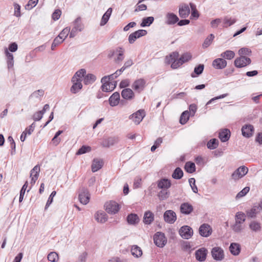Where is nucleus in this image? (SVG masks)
I'll return each mask as SVG.
<instances>
[{
  "instance_id": "nucleus-1",
  "label": "nucleus",
  "mask_w": 262,
  "mask_h": 262,
  "mask_svg": "<svg viewBox=\"0 0 262 262\" xmlns=\"http://www.w3.org/2000/svg\"><path fill=\"white\" fill-rule=\"evenodd\" d=\"M235 219V223L231 226V228L236 233L241 232L245 228L244 223L246 220L245 214L242 212H237Z\"/></svg>"
},
{
  "instance_id": "nucleus-2",
  "label": "nucleus",
  "mask_w": 262,
  "mask_h": 262,
  "mask_svg": "<svg viewBox=\"0 0 262 262\" xmlns=\"http://www.w3.org/2000/svg\"><path fill=\"white\" fill-rule=\"evenodd\" d=\"M179 53L177 52H174L170 54L169 56H166V60L168 64L171 63V67L176 69L180 67L182 63L178 58Z\"/></svg>"
},
{
  "instance_id": "nucleus-3",
  "label": "nucleus",
  "mask_w": 262,
  "mask_h": 262,
  "mask_svg": "<svg viewBox=\"0 0 262 262\" xmlns=\"http://www.w3.org/2000/svg\"><path fill=\"white\" fill-rule=\"evenodd\" d=\"M154 243L159 247H163L167 243L165 234L161 232H157L154 236Z\"/></svg>"
},
{
  "instance_id": "nucleus-4",
  "label": "nucleus",
  "mask_w": 262,
  "mask_h": 262,
  "mask_svg": "<svg viewBox=\"0 0 262 262\" xmlns=\"http://www.w3.org/2000/svg\"><path fill=\"white\" fill-rule=\"evenodd\" d=\"M248 172V168L245 166H242L236 169L231 175L232 179L238 180L245 176Z\"/></svg>"
},
{
  "instance_id": "nucleus-5",
  "label": "nucleus",
  "mask_w": 262,
  "mask_h": 262,
  "mask_svg": "<svg viewBox=\"0 0 262 262\" xmlns=\"http://www.w3.org/2000/svg\"><path fill=\"white\" fill-rule=\"evenodd\" d=\"M179 234L184 239H188L193 235L192 229L188 226H183L179 231Z\"/></svg>"
},
{
  "instance_id": "nucleus-6",
  "label": "nucleus",
  "mask_w": 262,
  "mask_h": 262,
  "mask_svg": "<svg viewBox=\"0 0 262 262\" xmlns=\"http://www.w3.org/2000/svg\"><path fill=\"white\" fill-rule=\"evenodd\" d=\"M105 210L110 214L117 213L120 209L119 204L115 201H111L105 204Z\"/></svg>"
},
{
  "instance_id": "nucleus-7",
  "label": "nucleus",
  "mask_w": 262,
  "mask_h": 262,
  "mask_svg": "<svg viewBox=\"0 0 262 262\" xmlns=\"http://www.w3.org/2000/svg\"><path fill=\"white\" fill-rule=\"evenodd\" d=\"M251 59L245 56H241L234 60V65L237 68H243L251 63Z\"/></svg>"
},
{
  "instance_id": "nucleus-8",
  "label": "nucleus",
  "mask_w": 262,
  "mask_h": 262,
  "mask_svg": "<svg viewBox=\"0 0 262 262\" xmlns=\"http://www.w3.org/2000/svg\"><path fill=\"white\" fill-rule=\"evenodd\" d=\"M211 255L214 259L217 261H221L224 258V252L222 248L219 247H215L211 250Z\"/></svg>"
},
{
  "instance_id": "nucleus-9",
  "label": "nucleus",
  "mask_w": 262,
  "mask_h": 262,
  "mask_svg": "<svg viewBox=\"0 0 262 262\" xmlns=\"http://www.w3.org/2000/svg\"><path fill=\"white\" fill-rule=\"evenodd\" d=\"M145 116L144 110H140L129 116V119L132 120L136 124H139Z\"/></svg>"
},
{
  "instance_id": "nucleus-10",
  "label": "nucleus",
  "mask_w": 262,
  "mask_h": 262,
  "mask_svg": "<svg viewBox=\"0 0 262 262\" xmlns=\"http://www.w3.org/2000/svg\"><path fill=\"white\" fill-rule=\"evenodd\" d=\"M165 222L169 224H173L177 220L176 213L171 210H166L163 215Z\"/></svg>"
},
{
  "instance_id": "nucleus-11",
  "label": "nucleus",
  "mask_w": 262,
  "mask_h": 262,
  "mask_svg": "<svg viewBox=\"0 0 262 262\" xmlns=\"http://www.w3.org/2000/svg\"><path fill=\"white\" fill-rule=\"evenodd\" d=\"M90 199V194L88 190L86 188H82L79 194L80 202L83 205H86L89 202Z\"/></svg>"
},
{
  "instance_id": "nucleus-12",
  "label": "nucleus",
  "mask_w": 262,
  "mask_h": 262,
  "mask_svg": "<svg viewBox=\"0 0 262 262\" xmlns=\"http://www.w3.org/2000/svg\"><path fill=\"white\" fill-rule=\"evenodd\" d=\"M146 85V81L143 78H140L135 80L132 84V88L139 93L142 91Z\"/></svg>"
},
{
  "instance_id": "nucleus-13",
  "label": "nucleus",
  "mask_w": 262,
  "mask_h": 262,
  "mask_svg": "<svg viewBox=\"0 0 262 262\" xmlns=\"http://www.w3.org/2000/svg\"><path fill=\"white\" fill-rule=\"evenodd\" d=\"M147 31L145 30H139L130 34L128 36V41L130 43H133L135 40L142 36L145 35Z\"/></svg>"
},
{
  "instance_id": "nucleus-14",
  "label": "nucleus",
  "mask_w": 262,
  "mask_h": 262,
  "mask_svg": "<svg viewBox=\"0 0 262 262\" xmlns=\"http://www.w3.org/2000/svg\"><path fill=\"white\" fill-rule=\"evenodd\" d=\"M242 132L243 136L246 138H250L254 134V128L251 124H245L242 128Z\"/></svg>"
},
{
  "instance_id": "nucleus-15",
  "label": "nucleus",
  "mask_w": 262,
  "mask_h": 262,
  "mask_svg": "<svg viewBox=\"0 0 262 262\" xmlns=\"http://www.w3.org/2000/svg\"><path fill=\"white\" fill-rule=\"evenodd\" d=\"M71 81L73 85L71 87L70 92L72 94H76L78 93L82 88V81L77 79H74H74L72 78L71 79Z\"/></svg>"
},
{
  "instance_id": "nucleus-16",
  "label": "nucleus",
  "mask_w": 262,
  "mask_h": 262,
  "mask_svg": "<svg viewBox=\"0 0 262 262\" xmlns=\"http://www.w3.org/2000/svg\"><path fill=\"white\" fill-rule=\"evenodd\" d=\"M211 227L207 224H203L200 227L199 233L202 236L208 237L211 234Z\"/></svg>"
},
{
  "instance_id": "nucleus-17",
  "label": "nucleus",
  "mask_w": 262,
  "mask_h": 262,
  "mask_svg": "<svg viewBox=\"0 0 262 262\" xmlns=\"http://www.w3.org/2000/svg\"><path fill=\"white\" fill-rule=\"evenodd\" d=\"M179 20L178 17L173 13L168 12L165 15V23L168 25H174Z\"/></svg>"
},
{
  "instance_id": "nucleus-18",
  "label": "nucleus",
  "mask_w": 262,
  "mask_h": 262,
  "mask_svg": "<svg viewBox=\"0 0 262 262\" xmlns=\"http://www.w3.org/2000/svg\"><path fill=\"white\" fill-rule=\"evenodd\" d=\"M119 141L118 138L117 137H111L103 140L101 145L105 147H109L117 143Z\"/></svg>"
},
{
  "instance_id": "nucleus-19",
  "label": "nucleus",
  "mask_w": 262,
  "mask_h": 262,
  "mask_svg": "<svg viewBox=\"0 0 262 262\" xmlns=\"http://www.w3.org/2000/svg\"><path fill=\"white\" fill-rule=\"evenodd\" d=\"M40 171V167L37 165L31 170L30 177H31V184L34 185L39 176V172Z\"/></svg>"
},
{
  "instance_id": "nucleus-20",
  "label": "nucleus",
  "mask_w": 262,
  "mask_h": 262,
  "mask_svg": "<svg viewBox=\"0 0 262 262\" xmlns=\"http://www.w3.org/2000/svg\"><path fill=\"white\" fill-rule=\"evenodd\" d=\"M227 66V61L222 58L214 59L212 62V66L216 69H223Z\"/></svg>"
},
{
  "instance_id": "nucleus-21",
  "label": "nucleus",
  "mask_w": 262,
  "mask_h": 262,
  "mask_svg": "<svg viewBox=\"0 0 262 262\" xmlns=\"http://www.w3.org/2000/svg\"><path fill=\"white\" fill-rule=\"evenodd\" d=\"M193 210V206L188 203H183L180 206V211L182 214H190Z\"/></svg>"
},
{
  "instance_id": "nucleus-22",
  "label": "nucleus",
  "mask_w": 262,
  "mask_h": 262,
  "mask_svg": "<svg viewBox=\"0 0 262 262\" xmlns=\"http://www.w3.org/2000/svg\"><path fill=\"white\" fill-rule=\"evenodd\" d=\"M207 253V250L205 248L199 249L195 251V258L198 261H203L206 258Z\"/></svg>"
},
{
  "instance_id": "nucleus-23",
  "label": "nucleus",
  "mask_w": 262,
  "mask_h": 262,
  "mask_svg": "<svg viewBox=\"0 0 262 262\" xmlns=\"http://www.w3.org/2000/svg\"><path fill=\"white\" fill-rule=\"evenodd\" d=\"M179 15L181 18H185L190 13V9L188 5L185 4L179 8Z\"/></svg>"
},
{
  "instance_id": "nucleus-24",
  "label": "nucleus",
  "mask_w": 262,
  "mask_h": 262,
  "mask_svg": "<svg viewBox=\"0 0 262 262\" xmlns=\"http://www.w3.org/2000/svg\"><path fill=\"white\" fill-rule=\"evenodd\" d=\"M121 96L124 99L131 100L134 98L135 95L132 89L126 88L122 91Z\"/></svg>"
},
{
  "instance_id": "nucleus-25",
  "label": "nucleus",
  "mask_w": 262,
  "mask_h": 262,
  "mask_svg": "<svg viewBox=\"0 0 262 262\" xmlns=\"http://www.w3.org/2000/svg\"><path fill=\"white\" fill-rule=\"evenodd\" d=\"M103 164V160L98 159H94L93 161L91 166L92 171L93 172L97 171L98 170L102 168Z\"/></svg>"
},
{
  "instance_id": "nucleus-26",
  "label": "nucleus",
  "mask_w": 262,
  "mask_h": 262,
  "mask_svg": "<svg viewBox=\"0 0 262 262\" xmlns=\"http://www.w3.org/2000/svg\"><path fill=\"white\" fill-rule=\"evenodd\" d=\"M158 187L160 189H168L171 186V182L167 179H162L158 182Z\"/></svg>"
},
{
  "instance_id": "nucleus-27",
  "label": "nucleus",
  "mask_w": 262,
  "mask_h": 262,
  "mask_svg": "<svg viewBox=\"0 0 262 262\" xmlns=\"http://www.w3.org/2000/svg\"><path fill=\"white\" fill-rule=\"evenodd\" d=\"M230 132L228 129H224L219 133V137L222 142H226L229 139Z\"/></svg>"
},
{
  "instance_id": "nucleus-28",
  "label": "nucleus",
  "mask_w": 262,
  "mask_h": 262,
  "mask_svg": "<svg viewBox=\"0 0 262 262\" xmlns=\"http://www.w3.org/2000/svg\"><path fill=\"white\" fill-rule=\"evenodd\" d=\"M95 220L99 223H104L107 221L106 214L102 211H97L95 214Z\"/></svg>"
},
{
  "instance_id": "nucleus-29",
  "label": "nucleus",
  "mask_w": 262,
  "mask_h": 262,
  "mask_svg": "<svg viewBox=\"0 0 262 262\" xmlns=\"http://www.w3.org/2000/svg\"><path fill=\"white\" fill-rule=\"evenodd\" d=\"M120 100V94L115 92L109 98V103L111 106H115L118 105Z\"/></svg>"
},
{
  "instance_id": "nucleus-30",
  "label": "nucleus",
  "mask_w": 262,
  "mask_h": 262,
  "mask_svg": "<svg viewBox=\"0 0 262 262\" xmlns=\"http://www.w3.org/2000/svg\"><path fill=\"white\" fill-rule=\"evenodd\" d=\"M5 54L7 57L8 68L10 69L12 68L14 65L13 55L8 51L7 48L5 49Z\"/></svg>"
},
{
  "instance_id": "nucleus-31",
  "label": "nucleus",
  "mask_w": 262,
  "mask_h": 262,
  "mask_svg": "<svg viewBox=\"0 0 262 262\" xmlns=\"http://www.w3.org/2000/svg\"><path fill=\"white\" fill-rule=\"evenodd\" d=\"M154 219V215L150 211H146L144 214L143 222L145 224H150Z\"/></svg>"
},
{
  "instance_id": "nucleus-32",
  "label": "nucleus",
  "mask_w": 262,
  "mask_h": 262,
  "mask_svg": "<svg viewBox=\"0 0 262 262\" xmlns=\"http://www.w3.org/2000/svg\"><path fill=\"white\" fill-rule=\"evenodd\" d=\"M112 8H110L107 9L106 12L103 14V15L102 17L100 25L101 26H103L105 25L108 20H109V18L111 15V14L112 13Z\"/></svg>"
},
{
  "instance_id": "nucleus-33",
  "label": "nucleus",
  "mask_w": 262,
  "mask_h": 262,
  "mask_svg": "<svg viewBox=\"0 0 262 262\" xmlns=\"http://www.w3.org/2000/svg\"><path fill=\"white\" fill-rule=\"evenodd\" d=\"M230 252L234 255H237L239 254L241 250V247L238 244L231 243L229 247Z\"/></svg>"
},
{
  "instance_id": "nucleus-34",
  "label": "nucleus",
  "mask_w": 262,
  "mask_h": 262,
  "mask_svg": "<svg viewBox=\"0 0 262 262\" xmlns=\"http://www.w3.org/2000/svg\"><path fill=\"white\" fill-rule=\"evenodd\" d=\"M124 50L120 47L116 49V52L117 53V57L115 59V61L117 63H120L124 59Z\"/></svg>"
},
{
  "instance_id": "nucleus-35",
  "label": "nucleus",
  "mask_w": 262,
  "mask_h": 262,
  "mask_svg": "<svg viewBox=\"0 0 262 262\" xmlns=\"http://www.w3.org/2000/svg\"><path fill=\"white\" fill-rule=\"evenodd\" d=\"M127 221L129 224L135 225L138 224L139 222V218L136 214L131 213L128 215L127 217Z\"/></svg>"
},
{
  "instance_id": "nucleus-36",
  "label": "nucleus",
  "mask_w": 262,
  "mask_h": 262,
  "mask_svg": "<svg viewBox=\"0 0 262 262\" xmlns=\"http://www.w3.org/2000/svg\"><path fill=\"white\" fill-rule=\"evenodd\" d=\"M236 21L235 18H232L229 16H225L223 19V27L227 28L233 25Z\"/></svg>"
},
{
  "instance_id": "nucleus-37",
  "label": "nucleus",
  "mask_w": 262,
  "mask_h": 262,
  "mask_svg": "<svg viewBox=\"0 0 262 262\" xmlns=\"http://www.w3.org/2000/svg\"><path fill=\"white\" fill-rule=\"evenodd\" d=\"M131 252L133 256L139 257L142 255V251L140 247L137 245H134L131 249Z\"/></svg>"
},
{
  "instance_id": "nucleus-38",
  "label": "nucleus",
  "mask_w": 262,
  "mask_h": 262,
  "mask_svg": "<svg viewBox=\"0 0 262 262\" xmlns=\"http://www.w3.org/2000/svg\"><path fill=\"white\" fill-rule=\"evenodd\" d=\"M85 74V70L84 69H82L77 71L72 78L74 79V80L77 79L79 80L80 81H82V78L84 76Z\"/></svg>"
},
{
  "instance_id": "nucleus-39",
  "label": "nucleus",
  "mask_w": 262,
  "mask_h": 262,
  "mask_svg": "<svg viewBox=\"0 0 262 262\" xmlns=\"http://www.w3.org/2000/svg\"><path fill=\"white\" fill-rule=\"evenodd\" d=\"M204 66L203 64H200L199 66L195 67L194 69L193 73H191V76L193 78L196 77V75H201L204 70Z\"/></svg>"
},
{
  "instance_id": "nucleus-40",
  "label": "nucleus",
  "mask_w": 262,
  "mask_h": 262,
  "mask_svg": "<svg viewBox=\"0 0 262 262\" xmlns=\"http://www.w3.org/2000/svg\"><path fill=\"white\" fill-rule=\"evenodd\" d=\"M259 207L257 206H253L250 210L246 211L247 215L250 217H254L256 214L259 212Z\"/></svg>"
},
{
  "instance_id": "nucleus-41",
  "label": "nucleus",
  "mask_w": 262,
  "mask_h": 262,
  "mask_svg": "<svg viewBox=\"0 0 262 262\" xmlns=\"http://www.w3.org/2000/svg\"><path fill=\"white\" fill-rule=\"evenodd\" d=\"M250 229L254 232H258L261 230L260 224L256 221H252L249 224Z\"/></svg>"
},
{
  "instance_id": "nucleus-42",
  "label": "nucleus",
  "mask_w": 262,
  "mask_h": 262,
  "mask_svg": "<svg viewBox=\"0 0 262 262\" xmlns=\"http://www.w3.org/2000/svg\"><path fill=\"white\" fill-rule=\"evenodd\" d=\"M235 53L231 50H227L221 54V56L224 59L230 60L234 58Z\"/></svg>"
},
{
  "instance_id": "nucleus-43",
  "label": "nucleus",
  "mask_w": 262,
  "mask_h": 262,
  "mask_svg": "<svg viewBox=\"0 0 262 262\" xmlns=\"http://www.w3.org/2000/svg\"><path fill=\"white\" fill-rule=\"evenodd\" d=\"M190 114L188 111L182 113L180 118V123L181 124H185L189 119Z\"/></svg>"
},
{
  "instance_id": "nucleus-44",
  "label": "nucleus",
  "mask_w": 262,
  "mask_h": 262,
  "mask_svg": "<svg viewBox=\"0 0 262 262\" xmlns=\"http://www.w3.org/2000/svg\"><path fill=\"white\" fill-rule=\"evenodd\" d=\"M218 145L219 141L217 139L215 138L210 140L207 144L208 148L210 149H215L217 147Z\"/></svg>"
},
{
  "instance_id": "nucleus-45",
  "label": "nucleus",
  "mask_w": 262,
  "mask_h": 262,
  "mask_svg": "<svg viewBox=\"0 0 262 262\" xmlns=\"http://www.w3.org/2000/svg\"><path fill=\"white\" fill-rule=\"evenodd\" d=\"M185 170L190 173H193L195 171V166L194 163L191 162H187L185 165Z\"/></svg>"
},
{
  "instance_id": "nucleus-46",
  "label": "nucleus",
  "mask_w": 262,
  "mask_h": 262,
  "mask_svg": "<svg viewBox=\"0 0 262 262\" xmlns=\"http://www.w3.org/2000/svg\"><path fill=\"white\" fill-rule=\"evenodd\" d=\"M154 18L152 16L144 17L142 19L141 26L142 27L149 26L154 21Z\"/></svg>"
},
{
  "instance_id": "nucleus-47",
  "label": "nucleus",
  "mask_w": 262,
  "mask_h": 262,
  "mask_svg": "<svg viewBox=\"0 0 262 262\" xmlns=\"http://www.w3.org/2000/svg\"><path fill=\"white\" fill-rule=\"evenodd\" d=\"M70 31V28L66 27L63 29L62 31L59 33L58 38H59L60 39L63 41L68 36Z\"/></svg>"
},
{
  "instance_id": "nucleus-48",
  "label": "nucleus",
  "mask_w": 262,
  "mask_h": 262,
  "mask_svg": "<svg viewBox=\"0 0 262 262\" xmlns=\"http://www.w3.org/2000/svg\"><path fill=\"white\" fill-rule=\"evenodd\" d=\"M115 88V85L112 82H109L108 84H103L101 86L102 91L105 92H111Z\"/></svg>"
},
{
  "instance_id": "nucleus-49",
  "label": "nucleus",
  "mask_w": 262,
  "mask_h": 262,
  "mask_svg": "<svg viewBox=\"0 0 262 262\" xmlns=\"http://www.w3.org/2000/svg\"><path fill=\"white\" fill-rule=\"evenodd\" d=\"M74 27L78 31H81L83 29V26L81 21V18L77 17L74 21Z\"/></svg>"
},
{
  "instance_id": "nucleus-50",
  "label": "nucleus",
  "mask_w": 262,
  "mask_h": 262,
  "mask_svg": "<svg viewBox=\"0 0 262 262\" xmlns=\"http://www.w3.org/2000/svg\"><path fill=\"white\" fill-rule=\"evenodd\" d=\"M96 79V76L92 74H88L85 76L84 79V83L89 84L94 82Z\"/></svg>"
},
{
  "instance_id": "nucleus-51",
  "label": "nucleus",
  "mask_w": 262,
  "mask_h": 262,
  "mask_svg": "<svg viewBox=\"0 0 262 262\" xmlns=\"http://www.w3.org/2000/svg\"><path fill=\"white\" fill-rule=\"evenodd\" d=\"M161 189L162 190L158 193V196L160 200H164L168 198L170 193L168 189Z\"/></svg>"
},
{
  "instance_id": "nucleus-52",
  "label": "nucleus",
  "mask_w": 262,
  "mask_h": 262,
  "mask_svg": "<svg viewBox=\"0 0 262 262\" xmlns=\"http://www.w3.org/2000/svg\"><path fill=\"white\" fill-rule=\"evenodd\" d=\"M183 176V172L180 167H177L172 173V178L175 179H180Z\"/></svg>"
},
{
  "instance_id": "nucleus-53",
  "label": "nucleus",
  "mask_w": 262,
  "mask_h": 262,
  "mask_svg": "<svg viewBox=\"0 0 262 262\" xmlns=\"http://www.w3.org/2000/svg\"><path fill=\"white\" fill-rule=\"evenodd\" d=\"M48 260L51 262H57L58 260L59 256L55 252H51L47 256Z\"/></svg>"
},
{
  "instance_id": "nucleus-54",
  "label": "nucleus",
  "mask_w": 262,
  "mask_h": 262,
  "mask_svg": "<svg viewBox=\"0 0 262 262\" xmlns=\"http://www.w3.org/2000/svg\"><path fill=\"white\" fill-rule=\"evenodd\" d=\"M214 38V35L210 34L204 40V43H203V47L204 48H206L209 47L211 45Z\"/></svg>"
},
{
  "instance_id": "nucleus-55",
  "label": "nucleus",
  "mask_w": 262,
  "mask_h": 262,
  "mask_svg": "<svg viewBox=\"0 0 262 262\" xmlns=\"http://www.w3.org/2000/svg\"><path fill=\"white\" fill-rule=\"evenodd\" d=\"M191 58V54L188 53H186L183 54L179 59L182 63V64H183L184 63L189 61Z\"/></svg>"
},
{
  "instance_id": "nucleus-56",
  "label": "nucleus",
  "mask_w": 262,
  "mask_h": 262,
  "mask_svg": "<svg viewBox=\"0 0 262 262\" xmlns=\"http://www.w3.org/2000/svg\"><path fill=\"white\" fill-rule=\"evenodd\" d=\"M91 147L89 146L83 145L77 152V155H81L90 151Z\"/></svg>"
},
{
  "instance_id": "nucleus-57",
  "label": "nucleus",
  "mask_w": 262,
  "mask_h": 262,
  "mask_svg": "<svg viewBox=\"0 0 262 262\" xmlns=\"http://www.w3.org/2000/svg\"><path fill=\"white\" fill-rule=\"evenodd\" d=\"M238 53L241 56L250 55L251 53V51L247 48H242L238 51Z\"/></svg>"
},
{
  "instance_id": "nucleus-58",
  "label": "nucleus",
  "mask_w": 262,
  "mask_h": 262,
  "mask_svg": "<svg viewBox=\"0 0 262 262\" xmlns=\"http://www.w3.org/2000/svg\"><path fill=\"white\" fill-rule=\"evenodd\" d=\"M37 2L38 0H29L28 4L25 6V9L31 10L36 5Z\"/></svg>"
},
{
  "instance_id": "nucleus-59",
  "label": "nucleus",
  "mask_w": 262,
  "mask_h": 262,
  "mask_svg": "<svg viewBox=\"0 0 262 262\" xmlns=\"http://www.w3.org/2000/svg\"><path fill=\"white\" fill-rule=\"evenodd\" d=\"M249 190L250 188L249 187H245L237 194L236 198L239 199L245 196L249 191Z\"/></svg>"
},
{
  "instance_id": "nucleus-60",
  "label": "nucleus",
  "mask_w": 262,
  "mask_h": 262,
  "mask_svg": "<svg viewBox=\"0 0 262 262\" xmlns=\"http://www.w3.org/2000/svg\"><path fill=\"white\" fill-rule=\"evenodd\" d=\"M44 95V91L42 90H38L34 92L30 96L31 97H35L37 98H39L40 97L43 96Z\"/></svg>"
},
{
  "instance_id": "nucleus-61",
  "label": "nucleus",
  "mask_w": 262,
  "mask_h": 262,
  "mask_svg": "<svg viewBox=\"0 0 262 262\" xmlns=\"http://www.w3.org/2000/svg\"><path fill=\"white\" fill-rule=\"evenodd\" d=\"M189 183L191 187V189L193 192L197 193L198 192V188L195 185V180L194 178H190L189 179Z\"/></svg>"
},
{
  "instance_id": "nucleus-62",
  "label": "nucleus",
  "mask_w": 262,
  "mask_h": 262,
  "mask_svg": "<svg viewBox=\"0 0 262 262\" xmlns=\"http://www.w3.org/2000/svg\"><path fill=\"white\" fill-rule=\"evenodd\" d=\"M63 42L62 40L56 37L53 40L51 45V50H54L55 48Z\"/></svg>"
},
{
  "instance_id": "nucleus-63",
  "label": "nucleus",
  "mask_w": 262,
  "mask_h": 262,
  "mask_svg": "<svg viewBox=\"0 0 262 262\" xmlns=\"http://www.w3.org/2000/svg\"><path fill=\"white\" fill-rule=\"evenodd\" d=\"M56 192L55 191H53L52 192L51 194H50L49 198H48V200L47 202L46 206H45V209H47L49 206L51 205V204L53 202V197L56 195Z\"/></svg>"
},
{
  "instance_id": "nucleus-64",
  "label": "nucleus",
  "mask_w": 262,
  "mask_h": 262,
  "mask_svg": "<svg viewBox=\"0 0 262 262\" xmlns=\"http://www.w3.org/2000/svg\"><path fill=\"white\" fill-rule=\"evenodd\" d=\"M182 249L184 251L189 250L191 246L189 242L182 241L181 242Z\"/></svg>"
}]
</instances>
